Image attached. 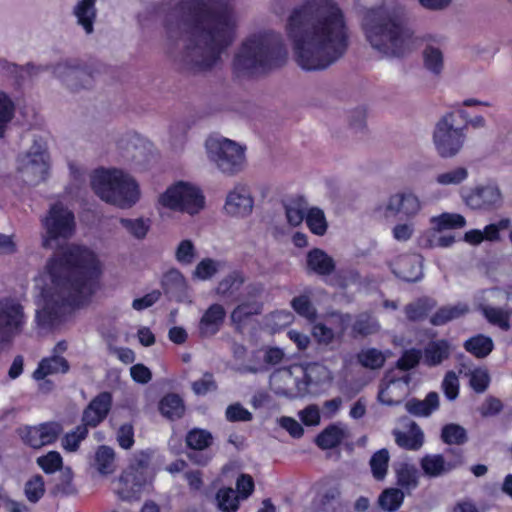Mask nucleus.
<instances>
[{
  "mask_svg": "<svg viewBox=\"0 0 512 512\" xmlns=\"http://www.w3.org/2000/svg\"><path fill=\"white\" fill-rule=\"evenodd\" d=\"M76 23L87 35L94 32V24L97 19L96 0H78L72 9Z\"/></svg>",
  "mask_w": 512,
  "mask_h": 512,
  "instance_id": "nucleus-26",
  "label": "nucleus"
},
{
  "mask_svg": "<svg viewBox=\"0 0 512 512\" xmlns=\"http://www.w3.org/2000/svg\"><path fill=\"white\" fill-rule=\"evenodd\" d=\"M362 30L371 48L388 58H401L416 47L417 39L400 9L379 6L364 14Z\"/></svg>",
  "mask_w": 512,
  "mask_h": 512,
  "instance_id": "nucleus-4",
  "label": "nucleus"
},
{
  "mask_svg": "<svg viewBox=\"0 0 512 512\" xmlns=\"http://www.w3.org/2000/svg\"><path fill=\"white\" fill-rule=\"evenodd\" d=\"M245 280L246 278L242 272L233 271L218 283L216 292L222 297H231L240 290Z\"/></svg>",
  "mask_w": 512,
  "mask_h": 512,
  "instance_id": "nucleus-40",
  "label": "nucleus"
},
{
  "mask_svg": "<svg viewBox=\"0 0 512 512\" xmlns=\"http://www.w3.org/2000/svg\"><path fill=\"white\" fill-rule=\"evenodd\" d=\"M424 67L434 75H440L444 69V55L440 48L427 45L423 52Z\"/></svg>",
  "mask_w": 512,
  "mask_h": 512,
  "instance_id": "nucleus-41",
  "label": "nucleus"
},
{
  "mask_svg": "<svg viewBox=\"0 0 512 512\" xmlns=\"http://www.w3.org/2000/svg\"><path fill=\"white\" fill-rule=\"evenodd\" d=\"M69 369L70 365L66 358L59 354H52L39 362L37 369L33 372V378L42 380L47 375L66 374Z\"/></svg>",
  "mask_w": 512,
  "mask_h": 512,
  "instance_id": "nucleus-30",
  "label": "nucleus"
},
{
  "mask_svg": "<svg viewBox=\"0 0 512 512\" xmlns=\"http://www.w3.org/2000/svg\"><path fill=\"white\" fill-rule=\"evenodd\" d=\"M159 203L171 210L194 215L204 207V196L196 187L178 182L160 195Z\"/></svg>",
  "mask_w": 512,
  "mask_h": 512,
  "instance_id": "nucleus-9",
  "label": "nucleus"
},
{
  "mask_svg": "<svg viewBox=\"0 0 512 512\" xmlns=\"http://www.w3.org/2000/svg\"><path fill=\"white\" fill-rule=\"evenodd\" d=\"M25 323L23 306L16 300H0V347L8 344L22 331Z\"/></svg>",
  "mask_w": 512,
  "mask_h": 512,
  "instance_id": "nucleus-10",
  "label": "nucleus"
},
{
  "mask_svg": "<svg viewBox=\"0 0 512 512\" xmlns=\"http://www.w3.org/2000/svg\"><path fill=\"white\" fill-rule=\"evenodd\" d=\"M494 344L490 337L479 334L469 338L464 343V348L477 358H485L493 350Z\"/></svg>",
  "mask_w": 512,
  "mask_h": 512,
  "instance_id": "nucleus-42",
  "label": "nucleus"
},
{
  "mask_svg": "<svg viewBox=\"0 0 512 512\" xmlns=\"http://www.w3.org/2000/svg\"><path fill=\"white\" fill-rule=\"evenodd\" d=\"M91 186L103 201L123 209L132 207L140 198L136 180L120 169L96 170Z\"/></svg>",
  "mask_w": 512,
  "mask_h": 512,
  "instance_id": "nucleus-6",
  "label": "nucleus"
},
{
  "mask_svg": "<svg viewBox=\"0 0 512 512\" xmlns=\"http://www.w3.org/2000/svg\"><path fill=\"white\" fill-rule=\"evenodd\" d=\"M119 149L122 157L134 162L136 165L143 166L149 161V153L145 143L136 137L121 139Z\"/></svg>",
  "mask_w": 512,
  "mask_h": 512,
  "instance_id": "nucleus-27",
  "label": "nucleus"
},
{
  "mask_svg": "<svg viewBox=\"0 0 512 512\" xmlns=\"http://www.w3.org/2000/svg\"><path fill=\"white\" fill-rule=\"evenodd\" d=\"M148 458L140 456L134 459L129 467L121 474L118 494L124 500H130L140 492L148 479Z\"/></svg>",
  "mask_w": 512,
  "mask_h": 512,
  "instance_id": "nucleus-13",
  "label": "nucleus"
},
{
  "mask_svg": "<svg viewBox=\"0 0 512 512\" xmlns=\"http://www.w3.org/2000/svg\"><path fill=\"white\" fill-rule=\"evenodd\" d=\"M296 63L307 71L325 70L349 47L345 13L336 0H305L286 23Z\"/></svg>",
  "mask_w": 512,
  "mask_h": 512,
  "instance_id": "nucleus-3",
  "label": "nucleus"
},
{
  "mask_svg": "<svg viewBox=\"0 0 512 512\" xmlns=\"http://www.w3.org/2000/svg\"><path fill=\"white\" fill-rule=\"evenodd\" d=\"M26 498L31 503H37L45 493V483L41 475H34L26 483L24 487Z\"/></svg>",
  "mask_w": 512,
  "mask_h": 512,
  "instance_id": "nucleus-57",
  "label": "nucleus"
},
{
  "mask_svg": "<svg viewBox=\"0 0 512 512\" xmlns=\"http://www.w3.org/2000/svg\"><path fill=\"white\" fill-rule=\"evenodd\" d=\"M397 484L406 490L415 489L419 484L415 466L403 464L397 471Z\"/></svg>",
  "mask_w": 512,
  "mask_h": 512,
  "instance_id": "nucleus-53",
  "label": "nucleus"
},
{
  "mask_svg": "<svg viewBox=\"0 0 512 512\" xmlns=\"http://www.w3.org/2000/svg\"><path fill=\"white\" fill-rule=\"evenodd\" d=\"M14 116V104L3 92H0V138L4 136L8 123Z\"/></svg>",
  "mask_w": 512,
  "mask_h": 512,
  "instance_id": "nucleus-59",
  "label": "nucleus"
},
{
  "mask_svg": "<svg viewBox=\"0 0 512 512\" xmlns=\"http://www.w3.org/2000/svg\"><path fill=\"white\" fill-rule=\"evenodd\" d=\"M61 432L57 423H46L40 426L26 427L20 430L23 441L32 448L38 449L53 443Z\"/></svg>",
  "mask_w": 512,
  "mask_h": 512,
  "instance_id": "nucleus-21",
  "label": "nucleus"
},
{
  "mask_svg": "<svg viewBox=\"0 0 512 512\" xmlns=\"http://www.w3.org/2000/svg\"><path fill=\"white\" fill-rule=\"evenodd\" d=\"M218 507L223 512H236L239 507V495L232 488H221L216 494Z\"/></svg>",
  "mask_w": 512,
  "mask_h": 512,
  "instance_id": "nucleus-50",
  "label": "nucleus"
},
{
  "mask_svg": "<svg viewBox=\"0 0 512 512\" xmlns=\"http://www.w3.org/2000/svg\"><path fill=\"white\" fill-rule=\"evenodd\" d=\"M120 224L128 233L139 240L144 239L150 229V221L143 218H121Z\"/></svg>",
  "mask_w": 512,
  "mask_h": 512,
  "instance_id": "nucleus-54",
  "label": "nucleus"
},
{
  "mask_svg": "<svg viewBox=\"0 0 512 512\" xmlns=\"http://www.w3.org/2000/svg\"><path fill=\"white\" fill-rule=\"evenodd\" d=\"M465 204L475 210H491L502 204V193L497 185L477 186L463 195Z\"/></svg>",
  "mask_w": 512,
  "mask_h": 512,
  "instance_id": "nucleus-17",
  "label": "nucleus"
},
{
  "mask_svg": "<svg viewBox=\"0 0 512 512\" xmlns=\"http://www.w3.org/2000/svg\"><path fill=\"white\" fill-rule=\"evenodd\" d=\"M288 58L282 36L273 31L247 37L234 54L232 67L237 76H254L283 66Z\"/></svg>",
  "mask_w": 512,
  "mask_h": 512,
  "instance_id": "nucleus-5",
  "label": "nucleus"
},
{
  "mask_svg": "<svg viewBox=\"0 0 512 512\" xmlns=\"http://www.w3.org/2000/svg\"><path fill=\"white\" fill-rule=\"evenodd\" d=\"M205 148L209 161L224 176L234 177L246 169V146L219 136L208 138Z\"/></svg>",
  "mask_w": 512,
  "mask_h": 512,
  "instance_id": "nucleus-7",
  "label": "nucleus"
},
{
  "mask_svg": "<svg viewBox=\"0 0 512 512\" xmlns=\"http://www.w3.org/2000/svg\"><path fill=\"white\" fill-rule=\"evenodd\" d=\"M160 413L169 420H177L185 413L183 399L175 393L165 395L159 402Z\"/></svg>",
  "mask_w": 512,
  "mask_h": 512,
  "instance_id": "nucleus-37",
  "label": "nucleus"
},
{
  "mask_svg": "<svg viewBox=\"0 0 512 512\" xmlns=\"http://www.w3.org/2000/svg\"><path fill=\"white\" fill-rule=\"evenodd\" d=\"M94 466L101 475L112 474L116 470L114 450L109 446H100L95 453Z\"/></svg>",
  "mask_w": 512,
  "mask_h": 512,
  "instance_id": "nucleus-38",
  "label": "nucleus"
},
{
  "mask_svg": "<svg viewBox=\"0 0 512 512\" xmlns=\"http://www.w3.org/2000/svg\"><path fill=\"white\" fill-rule=\"evenodd\" d=\"M213 435L206 429L193 428L186 434L185 442L188 448L193 450L188 453V458L198 464L206 465L211 460V456L200 453L210 447L213 443Z\"/></svg>",
  "mask_w": 512,
  "mask_h": 512,
  "instance_id": "nucleus-20",
  "label": "nucleus"
},
{
  "mask_svg": "<svg viewBox=\"0 0 512 512\" xmlns=\"http://www.w3.org/2000/svg\"><path fill=\"white\" fill-rule=\"evenodd\" d=\"M465 365L462 364V369H460V373H465V375H469V383L471 388L476 393H483L489 386L490 376L485 368H475L473 370H469V372L464 371Z\"/></svg>",
  "mask_w": 512,
  "mask_h": 512,
  "instance_id": "nucleus-48",
  "label": "nucleus"
},
{
  "mask_svg": "<svg viewBox=\"0 0 512 512\" xmlns=\"http://www.w3.org/2000/svg\"><path fill=\"white\" fill-rule=\"evenodd\" d=\"M261 305L258 302H246L239 304L231 313V320L235 324H243L253 315L260 314Z\"/></svg>",
  "mask_w": 512,
  "mask_h": 512,
  "instance_id": "nucleus-56",
  "label": "nucleus"
},
{
  "mask_svg": "<svg viewBox=\"0 0 512 512\" xmlns=\"http://www.w3.org/2000/svg\"><path fill=\"white\" fill-rule=\"evenodd\" d=\"M220 269V262L212 258L202 259L195 267L193 279L206 281L214 277Z\"/></svg>",
  "mask_w": 512,
  "mask_h": 512,
  "instance_id": "nucleus-52",
  "label": "nucleus"
},
{
  "mask_svg": "<svg viewBox=\"0 0 512 512\" xmlns=\"http://www.w3.org/2000/svg\"><path fill=\"white\" fill-rule=\"evenodd\" d=\"M41 246L55 250L46 264L51 285L42 291V308L36 312V322L50 329L63 321L66 313L84 305L98 289L101 265L90 249L70 244L64 246L76 231L74 213L58 202L50 206L40 219Z\"/></svg>",
  "mask_w": 512,
  "mask_h": 512,
  "instance_id": "nucleus-1",
  "label": "nucleus"
},
{
  "mask_svg": "<svg viewBox=\"0 0 512 512\" xmlns=\"http://www.w3.org/2000/svg\"><path fill=\"white\" fill-rule=\"evenodd\" d=\"M226 316L220 304H212L203 314L199 322V333L202 337H212L219 330Z\"/></svg>",
  "mask_w": 512,
  "mask_h": 512,
  "instance_id": "nucleus-25",
  "label": "nucleus"
},
{
  "mask_svg": "<svg viewBox=\"0 0 512 512\" xmlns=\"http://www.w3.org/2000/svg\"><path fill=\"white\" fill-rule=\"evenodd\" d=\"M112 406V395L101 392L94 397L82 414V422L88 427H97L107 417Z\"/></svg>",
  "mask_w": 512,
  "mask_h": 512,
  "instance_id": "nucleus-22",
  "label": "nucleus"
},
{
  "mask_svg": "<svg viewBox=\"0 0 512 512\" xmlns=\"http://www.w3.org/2000/svg\"><path fill=\"white\" fill-rule=\"evenodd\" d=\"M169 40L188 35V42L176 57L186 71H210L222 61V54L235 39V21L229 7L217 0H179L167 15Z\"/></svg>",
  "mask_w": 512,
  "mask_h": 512,
  "instance_id": "nucleus-2",
  "label": "nucleus"
},
{
  "mask_svg": "<svg viewBox=\"0 0 512 512\" xmlns=\"http://www.w3.org/2000/svg\"><path fill=\"white\" fill-rule=\"evenodd\" d=\"M292 308L302 317L315 320L317 312L307 295H300L291 301Z\"/></svg>",
  "mask_w": 512,
  "mask_h": 512,
  "instance_id": "nucleus-61",
  "label": "nucleus"
},
{
  "mask_svg": "<svg viewBox=\"0 0 512 512\" xmlns=\"http://www.w3.org/2000/svg\"><path fill=\"white\" fill-rule=\"evenodd\" d=\"M19 172L24 182L37 185L47 177L48 163L41 145L34 146L19 159Z\"/></svg>",
  "mask_w": 512,
  "mask_h": 512,
  "instance_id": "nucleus-14",
  "label": "nucleus"
},
{
  "mask_svg": "<svg viewBox=\"0 0 512 512\" xmlns=\"http://www.w3.org/2000/svg\"><path fill=\"white\" fill-rule=\"evenodd\" d=\"M196 257V248L191 240H182L176 250L175 259L182 265H190Z\"/></svg>",
  "mask_w": 512,
  "mask_h": 512,
  "instance_id": "nucleus-62",
  "label": "nucleus"
},
{
  "mask_svg": "<svg viewBox=\"0 0 512 512\" xmlns=\"http://www.w3.org/2000/svg\"><path fill=\"white\" fill-rule=\"evenodd\" d=\"M299 372L301 383L306 384V394L311 386H318L329 378V371L323 365L313 363L307 365L305 368L296 366Z\"/></svg>",
  "mask_w": 512,
  "mask_h": 512,
  "instance_id": "nucleus-35",
  "label": "nucleus"
},
{
  "mask_svg": "<svg viewBox=\"0 0 512 512\" xmlns=\"http://www.w3.org/2000/svg\"><path fill=\"white\" fill-rule=\"evenodd\" d=\"M270 386L275 394L287 398L306 395V384L301 383L296 366L276 370L270 377Z\"/></svg>",
  "mask_w": 512,
  "mask_h": 512,
  "instance_id": "nucleus-15",
  "label": "nucleus"
},
{
  "mask_svg": "<svg viewBox=\"0 0 512 512\" xmlns=\"http://www.w3.org/2000/svg\"><path fill=\"white\" fill-rule=\"evenodd\" d=\"M234 370L239 374H258L267 370L266 366L261 362L259 351H254L251 355L249 363L239 364Z\"/></svg>",
  "mask_w": 512,
  "mask_h": 512,
  "instance_id": "nucleus-63",
  "label": "nucleus"
},
{
  "mask_svg": "<svg viewBox=\"0 0 512 512\" xmlns=\"http://www.w3.org/2000/svg\"><path fill=\"white\" fill-rule=\"evenodd\" d=\"M357 361L365 368L376 370L383 367L386 357L376 348L363 349L357 354Z\"/></svg>",
  "mask_w": 512,
  "mask_h": 512,
  "instance_id": "nucleus-45",
  "label": "nucleus"
},
{
  "mask_svg": "<svg viewBox=\"0 0 512 512\" xmlns=\"http://www.w3.org/2000/svg\"><path fill=\"white\" fill-rule=\"evenodd\" d=\"M404 501V493L398 488L384 490L379 496V505L382 509L392 512L396 511Z\"/></svg>",
  "mask_w": 512,
  "mask_h": 512,
  "instance_id": "nucleus-47",
  "label": "nucleus"
},
{
  "mask_svg": "<svg viewBox=\"0 0 512 512\" xmlns=\"http://www.w3.org/2000/svg\"><path fill=\"white\" fill-rule=\"evenodd\" d=\"M436 307V301L429 297H422L405 306L406 317L410 321H420Z\"/></svg>",
  "mask_w": 512,
  "mask_h": 512,
  "instance_id": "nucleus-39",
  "label": "nucleus"
},
{
  "mask_svg": "<svg viewBox=\"0 0 512 512\" xmlns=\"http://www.w3.org/2000/svg\"><path fill=\"white\" fill-rule=\"evenodd\" d=\"M442 390L449 400H455L459 394V379L454 371H448L441 384Z\"/></svg>",
  "mask_w": 512,
  "mask_h": 512,
  "instance_id": "nucleus-64",
  "label": "nucleus"
},
{
  "mask_svg": "<svg viewBox=\"0 0 512 512\" xmlns=\"http://www.w3.org/2000/svg\"><path fill=\"white\" fill-rule=\"evenodd\" d=\"M306 264L309 273L319 276H329L336 268L334 259L319 248H314L308 252Z\"/></svg>",
  "mask_w": 512,
  "mask_h": 512,
  "instance_id": "nucleus-28",
  "label": "nucleus"
},
{
  "mask_svg": "<svg viewBox=\"0 0 512 512\" xmlns=\"http://www.w3.org/2000/svg\"><path fill=\"white\" fill-rule=\"evenodd\" d=\"M431 223L434 225V229L440 232L445 229L462 228L465 226L466 220L460 214L442 213L439 216L432 217Z\"/></svg>",
  "mask_w": 512,
  "mask_h": 512,
  "instance_id": "nucleus-46",
  "label": "nucleus"
},
{
  "mask_svg": "<svg viewBox=\"0 0 512 512\" xmlns=\"http://www.w3.org/2000/svg\"><path fill=\"white\" fill-rule=\"evenodd\" d=\"M395 436V442L396 444L404 449L417 451L419 450L423 444H424V433L420 426L412 422L409 425L408 431H394Z\"/></svg>",
  "mask_w": 512,
  "mask_h": 512,
  "instance_id": "nucleus-31",
  "label": "nucleus"
},
{
  "mask_svg": "<svg viewBox=\"0 0 512 512\" xmlns=\"http://www.w3.org/2000/svg\"><path fill=\"white\" fill-rule=\"evenodd\" d=\"M450 353L451 347L447 340L430 341L423 352L424 364L430 367L440 365L449 358Z\"/></svg>",
  "mask_w": 512,
  "mask_h": 512,
  "instance_id": "nucleus-32",
  "label": "nucleus"
},
{
  "mask_svg": "<svg viewBox=\"0 0 512 512\" xmlns=\"http://www.w3.org/2000/svg\"><path fill=\"white\" fill-rule=\"evenodd\" d=\"M253 207L254 199L250 188L238 182L228 191L223 209L228 216L245 218L252 213Z\"/></svg>",
  "mask_w": 512,
  "mask_h": 512,
  "instance_id": "nucleus-16",
  "label": "nucleus"
},
{
  "mask_svg": "<svg viewBox=\"0 0 512 512\" xmlns=\"http://www.w3.org/2000/svg\"><path fill=\"white\" fill-rule=\"evenodd\" d=\"M347 437V431L340 423L327 426L315 439L317 446L323 450L337 447Z\"/></svg>",
  "mask_w": 512,
  "mask_h": 512,
  "instance_id": "nucleus-34",
  "label": "nucleus"
},
{
  "mask_svg": "<svg viewBox=\"0 0 512 512\" xmlns=\"http://www.w3.org/2000/svg\"><path fill=\"white\" fill-rule=\"evenodd\" d=\"M441 439L448 445H463L468 441L467 431L459 424L450 423L443 426Z\"/></svg>",
  "mask_w": 512,
  "mask_h": 512,
  "instance_id": "nucleus-44",
  "label": "nucleus"
},
{
  "mask_svg": "<svg viewBox=\"0 0 512 512\" xmlns=\"http://www.w3.org/2000/svg\"><path fill=\"white\" fill-rule=\"evenodd\" d=\"M165 295L177 302H184L190 298V287L186 278L178 269H170L161 280Z\"/></svg>",
  "mask_w": 512,
  "mask_h": 512,
  "instance_id": "nucleus-23",
  "label": "nucleus"
},
{
  "mask_svg": "<svg viewBox=\"0 0 512 512\" xmlns=\"http://www.w3.org/2000/svg\"><path fill=\"white\" fill-rule=\"evenodd\" d=\"M456 120L454 112H447L435 124L432 141L440 158H454L465 145L467 125L456 126Z\"/></svg>",
  "mask_w": 512,
  "mask_h": 512,
  "instance_id": "nucleus-8",
  "label": "nucleus"
},
{
  "mask_svg": "<svg viewBox=\"0 0 512 512\" xmlns=\"http://www.w3.org/2000/svg\"><path fill=\"white\" fill-rule=\"evenodd\" d=\"M408 413L417 417H428L439 408V395L429 392L424 400L412 398L405 404Z\"/></svg>",
  "mask_w": 512,
  "mask_h": 512,
  "instance_id": "nucleus-33",
  "label": "nucleus"
},
{
  "mask_svg": "<svg viewBox=\"0 0 512 512\" xmlns=\"http://www.w3.org/2000/svg\"><path fill=\"white\" fill-rule=\"evenodd\" d=\"M480 309L489 323L496 325L505 331L510 328V312L508 309L498 308L489 304H482Z\"/></svg>",
  "mask_w": 512,
  "mask_h": 512,
  "instance_id": "nucleus-43",
  "label": "nucleus"
},
{
  "mask_svg": "<svg viewBox=\"0 0 512 512\" xmlns=\"http://www.w3.org/2000/svg\"><path fill=\"white\" fill-rule=\"evenodd\" d=\"M390 455L387 449L383 448L375 452L370 459L372 475L377 480H383L387 474Z\"/></svg>",
  "mask_w": 512,
  "mask_h": 512,
  "instance_id": "nucleus-49",
  "label": "nucleus"
},
{
  "mask_svg": "<svg viewBox=\"0 0 512 512\" xmlns=\"http://www.w3.org/2000/svg\"><path fill=\"white\" fill-rule=\"evenodd\" d=\"M88 435V426L83 422L77 426L72 432L67 433L62 440V446L66 451L75 452L79 448V444Z\"/></svg>",
  "mask_w": 512,
  "mask_h": 512,
  "instance_id": "nucleus-58",
  "label": "nucleus"
},
{
  "mask_svg": "<svg viewBox=\"0 0 512 512\" xmlns=\"http://www.w3.org/2000/svg\"><path fill=\"white\" fill-rule=\"evenodd\" d=\"M395 274L407 282H416L421 279L422 267L417 255H401L396 261Z\"/></svg>",
  "mask_w": 512,
  "mask_h": 512,
  "instance_id": "nucleus-29",
  "label": "nucleus"
},
{
  "mask_svg": "<svg viewBox=\"0 0 512 512\" xmlns=\"http://www.w3.org/2000/svg\"><path fill=\"white\" fill-rule=\"evenodd\" d=\"M409 383V375L400 378H390L386 375L378 392L379 402L388 406L399 404L409 392Z\"/></svg>",
  "mask_w": 512,
  "mask_h": 512,
  "instance_id": "nucleus-19",
  "label": "nucleus"
},
{
  "mask_svg": "<svg viewBox=\"0 0 512 512\" xmlns=\"http://www.w3.org/2000/svg\"><path fill=\"white\" fill-rule=\"evenodd\" d=\"M469 312V307L465 303L446 305L439 308L430 318V323L434 326H442L450 321L459 319Z\"/></svg>",
  "mask_w": 512,
  "mask_h": 512,
  "instance_id": "nucleus-36",
  "label": "nucleus"
},
{
  "mask_svg": "<svg viewBox=\"0 0 512 512\" xmlns=\"http://www.w3.org/2000/svg\"><path fill=\"white\" fill-rule=\"evenodd\" d=\"M342 324L351 323V336L355 339L377 334L381 325L377 318L369 312H361L354 317L345 314L341 317Z\"/></svg>",
  "mask_w": 512,
  "mask_h": 512,
  "instance_id": "nucleus-24",
  "label": "nucleus"
},
{
  "mask_svg": "<svg viewBox=\"0 0 512 512\" xmlns=\"http://www.w3.org/2000/svg\"><path fill=\"white\" fill-rule=\"evenodd\" d=\"M463 451L448 448L444 454H427L420 460V467L429 478H437L448 474L463 464Z\"/></svg>",
  "mask_w": 512,
  "mask_h": 512,
  "instance_id": "nucleus-12",
  "label": "nucleus"
},
{
  "mask_svg": "<svg viewBox=\"0 0 512 512\" xmlns=\"http://www.w3.org/2000/svg\"><path fill=\"white\" fill-rule=\"evenodd\" d=\"M421 202L413 193H395L386 200L383 211L386 217L402 213L407 219L414 218L421 210Z\"/></svg>",
  "mask_w": 512,
  "mask_h": 512,
  "instance_id": "nucleus-18",
  "label": "nucleus"
},
{
  "mask_svg": "<svg viewBox=\"0 0 512 512\" xmlns=\"http://www.w3.org/2000/svg\"><path fill=\"white\" fill-rule=\"evenodd\" d=\"M468 177V170L465 167H455L451 170L439 173L435 177L437 184L442 186L459 185Z\"/></svg>",
  "mask_w": 512,
  "mask_h": 512,
  "instance_id": "nucleus-55",
  "label": "nucleus"
},
{
  "mask_svg": "<svg viewBox=\"0 0 512 512\" xmlns=\"http://www.w3.org/2000/svg\"><path fill=\"white\" fill-rule=\"evenodd\" d=\"M287 221L292 226H298L306 216V205L302 199L293 201L285 206Z\"/></svg>",
  "mask_w": 512,
  "mask_h": 512,
  "instance_id": "nucleus-60",
  "label": "nucleus"
},
{
  "mask_svg": "<svg viewBox=\"0 0 512 512\" xmlns=\"http://www.w3.org/2000/svg\"><path fill=\"white\" fill-rule=\"evenodd\" d=\"M305 219L306 224L312 233L319 236L326 233L327 222L324 212L321 209L317 207L309 209L306 213Z\"/></svg>",
  "mask_w": 512,
  "mask_h": 512,
  "instance_id": "nucleus-51",
  "label": "nucleus"
},
{
  "mask_svg": "<svg viewBox=\"0 0 512 512\" xmlns=\"http://www.w3.org/2000/svg\"><path fill=\"white\" fill-rule=\"evenodd\" d=\"M53 75L71 91L90 88L93 83L92 70L77 60L59 62L53 67Z\"/></svg>",
  "mask_w": 512,
  "mask_h": 512,
  "instance_id": "nucleus-11",
  "label": "nucleus"
}]
</instances>
